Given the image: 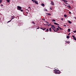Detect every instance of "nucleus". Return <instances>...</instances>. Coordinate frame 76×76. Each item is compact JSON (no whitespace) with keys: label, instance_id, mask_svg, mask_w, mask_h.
Returning <instances> with one entry per match:
<instances>
[{"label":"nucleus","instance_id":"1","mask_svg":"<svg viewBox=\"0 0 76 76\" xmlns=\"http://www.w3.org/2000/svg\"><path fill=\"white\" fill-rule=\"evenodd\" d=\"M54 71L55 73V74H60L61 72L58 69H55L54 70Z\"/></svg>","mask_w":76,"mask_h":76},{"label":"nucleus","instance_id":"2","mask_svg":"<svg viewBox=\"0 0 76 76\" xmlns=\"http://www.w3.org/2000/svg\"><path fill=\"white\" fill-rule=\"evenodd\" d=\"M49 25H50V26H51V28H52V29H53V31H55V29H54L56 28V27H55V26H54L52 25L51 23H50Z\"/></svg>","mask_w":76,"mask_h":76},{"label":"nucleus","instance_id":"3","mask_svg":"<svg viewBox=\"0 0 76 76\" xmlns=\"http://www.w3.org/2000/svg\"><path fill=\"white\" fill-rule=\"evenodd\" d=\"M22 9V7L18 6L17 7V10H20Z\"/></svg>","mask_w":76,"mask_h":76},{"label":"nucleus","instance_id":"4","mask_svg":"<svg viewBox=\"0 0 76 76\" xmlns=\"http://www.w3.org/2000/svg\"><path fill=\"white\" fill-rule=\"evenodd\" d=\"M63 1H64V3H65L66 4H68V3H67L68 2L67 1H66L65 0H63Z\"/></svg>","mask_w":76,"mask_h":76},{"label":"nucleus","instance_id":"5","mask_svg":"<svg viewBox=\"0 0 76 76\" xmlns=\"http://www.w3.org/2000/svg\"><path fill=\"white\" fill-rule=\"evenodd\" d=\"M40 29H42V30H43V31H45V30H46V28L44 27H41L40 28Z\"/></svg>","mask_w":76,"mask_h":76},{"label":"nucleus","instance_id":"6","mask_svg":"<svg viewBox=\"0 0 76 76\" xmlns=\"http://www.w3.org/2000/svg\"><path fill=\"white\" fill-rule=\"evenodd\" d=\"M34 2L35 4H38V1H35V0H34Z\"/></svg>","mask_w":76,"mask_h":76},{"label":"nucleus","instance_id":"7","mask_svg":"<svg viewBox=\"0 0 76 76\" xmlns=\"http://www.w3.org/2000/svg\"><path fill=\"white\" fill-rule=\"evenodd\" d=\"M53 23L55 24V25H60L56 22H54Z\"/></svg>","mask_w":76,"mask_h":76},{"label":"nucleus","instance_id":"8","mask_svg":"<svg viewBox=\"0 0 76 76\" xmlns=\"http://www.w3.org/2000/svg\"><path fill=\"white\" fill-rule=\"evenodd\" d=\"M51 4H52V5H53L54 6V3L53 2L51 1Z\"/></svg>","mask_w":76,"mask_h":76},{"label":"nucleus","instance_id":"9","mask_svg":"<svg viewBox=\"0 0 76 76\" xmlns=\"http://www.w3.org/2000/svg\"><path fill=\"white\" fill-rule=\"evenodd\" d=\"M72 37H73V39H75V40H76V37H75L74 36H72Z\"/></svg>","mask_w":76,"mask_h":76},{"label":"nucleus","instance_id":"10","mask_svg":"<svg viewBox=\"0 0 76 76\" xmlns=\"http://www.w3.org/2000/svg\"><path fill=\"white\" fill-rule=\"evenodd\" d=\"M49 31V30L48 29V28L46 29V30L45 31L47 32H48Z\"/></svg>","mask_w":76,"mask_h":76},{"label":"nucleus","instance_id":"11","mask_svg":"<svg viewBox=\"0 0 76 76\" xmlns=\"http://www.w3.org/2000/svg\"><path fill=\"white\" fill-rule=\"evenodd\" d=\"M41 6H43L44 7L45 6V5L44 4H41Z\"/></svg>","mask_w":76,"mask_h":76},{"label":"nucleus","instance_id":"12","mask_svg":"<svg viewBox=\"0 0 76 76\" xmlns=\"http://www.w3.org/2000/svg\"><path fill=\"white\" fill-rule=\"evenodd\" d=\"M46 15H49V16H50V15H51V14L49 13H46Z\"/></svg>","mask_w":76,"mask_h":76},{"label":"nucleus","instance_id":"13","mask_svg":"<svg viewBox=\"0 0 76 76\" xmlns=\"http://www.w3.org/2000/svg\"><path fill=\"white\" fill-rule=\"evenodd\" d=\"M65 42H66V43H70V42H69V41H66Z\"/></svg>","mask_w":76,"mask_h":76},{"label":"nucleus","instance_id":"14","mask_svg":"<svg viewBox=\"0 0 76 76\" xmlns=\"http://www.w3.org/2000/svg\"><path fill=\"white\" fill-rule=\"evenodd\" d=\"M52 21H53V22H56V20L54 19L52 20Z\"/></svg>","mask_w":76,"mask_h":76},{"label":"nucleus","instance_id":"15","mask_svg":"<svg viewBox=\"0 0 76 76\" xmlns=\"http://www.w3.org/2000/svg\"><path fill=\"white\" fill-rule=\"evenodd\" d=\"M49 31L50 32H51V28H49Z\"/></svg>","mask_w":76,"mask_h":76},{"label":"nucleus","instance_id":"16","mask_svg":"<svg viewBox=\"0 0 76 76\" xmlns=\"http://www.w3.org/2000/svg\"><path fill=\"white\" fill-rule=\"evenodd\" d=\"M66 38H70V37H69V36H67Z\"/></svg>","mask_w":76,"mask_h":76},{"label":"nucleus","instance_id":"17","mask_svg":"<svg viewBox=\"0 0 76 76\" xmlns=\"http://www.w3.org/2000/svg\"><path fill=\"white\" fill-rule=\"evenodd\" d=\"M68 23H72V22L70 21H68Z\"/></svg>","mask_w":76,"mask_h":76},{"label":"nucleus","instance_id":"18","mask_svg":"<svg viewBox=\"0 0 76 76\" xmlns=\"http://www.w3.org/2000/svg\"><path fill=\"white\" fill-rule=\"evenodd\" d=\"M68 32H70V28H68Z\"/></svg>","mask_w":76,"mask_h":76},{"label":"nucleus","instance_id":"19","mask_svg":"<svg viewBox=\"0 0 76 76\" xmlns=\"http://www.w3.org/2000/svg\"><path fill=\"white\" fill-rule=\"evenodd\" d=\"M7 3H9L10 1V0H7Z\"/></svg>","mask_w":76,"mask_h":76},{"label":"nucleus","instance_id":"20","mask_svg":"<svg viewBox=\"0 0 76 76\" xmlns=\"http://www.w3.org/2000/svg\"><path fill=\"white\" fill-rule=\"evenodd\" d=\"M68 7H69V8H70V6L69 5H68Z\"/></svg>","mask_w":76,"mask_h":76},{"label":"nucleus","instance_id":"21","mask_svg":"<svg viewBox=\"0 0 76 76\" xmlns=\"http://www.w3.org/2000/svg\"><path fill=\"white\" fill-rule=\"evenodd\" d=\"M64 17H67V15H64Z\"/></svg>","mask_w":76,"mask_h":76},{"label":"nucleus","instance_id":"22","mask_svg":"<svg viewBox=\"0 0 76 76\" xmlns=\"http://www.w3.org/2000/svg\"><path fill=\"white\" fill-rule=\"evenodd\" d=\"M56 29H57V30H56V31H58L59 30V28H56Z\"/></svg>","mask_w":76,"mask_h":76},{"label":"nucleus","instance_id":"23","mask_svg":"<svg viewBox=\"0 0 76 76\" xmlns=\"http://www.w3.org/2000/svg\"><path fill=\"white\" fill-rule=\"evenodd\" d=\"M59 29H60L61 30V31H62V30H63V29H62L61 28H59Z\"/></svg>","mask_w":76,"mask_h":76},{"label":"nucleus","instance_id":"24","mask_svg":"<svg viewBox=\"0 0 76 76\" xmlns=\"http://www.w3.org/2000/svg\"><path fill=\"white\" fill-rule=\"evenodd\" d=\"M2 2V0H0V3H1Z\"/></svg>","mask_w":76,"mask_h":76},{"label":"nucleus","instance_id":"25","mask_svg":"<svg viewBox=\"0 0 76 76\" xmlns=\"http://www.w3.org/2000/svg\"><path fill=\"white\" fill-rule=\"evenodd\" d=\"M32 23H33V24H35L34 21H32Z\"/></svg>","mask_w":76,"mask_h":76},{"label":"nucleus","instance_id":"26","mask_svg":"<svg viewBox=\"0 0 76 76\" xmlns=\"http://www.w3.org/2000/svg\"><path fill=\"white\" fill-rule=\"evenodd\" d=\"M61 20H64V19L63 18H61Z\"/></svg>","mask_w":76,"mask_h":76},{"label":"nucleus","instance_id":"27","mask_svg":"<svg viewBox=\"0 0 76 76\" xmlns=\"http://www.w3.org/2000/svg\"><path fill=\"white\" fill-rule=\"evenodd\" d=\"M45 11H46V12H47V10L46 9L44 10Z\"/></svg>","mask_w":76,"mask_h":76},{"label":"nucleus","instance_id":"28","mask_svg":"<svg viewBox=\"0 0 76 76\" xmlns=\"http://www.w3.org/2000/svg\"><path fill=\"white\" fill-rule=\"evenodd\" d=\"M11 20H10V21L8 22V23H9V22H11Z\"/></svg>","mask_w":76,"mask_h":76},{"label":"nucleus","instance_id":"29","mask_svg":"<svg viewBox=\"0 0 76 76\" xmlns=\"http://www.w3.org/2000/svg\"><path fill=\"white\" fill-rule=\"evenodd\" d=\"M47 25H48V26H50V24H49V25L48 24Z\"/></svg>","mask_w":76,"mask_h":76},{"label":"nucleus","instance_id":"30","mask_svg":"<svg viewBox=\"0 0 76 76\" xmlns=\"http://www.w3.org/2000/svg\"><path fill=\"white\" fill-rule=\"evenodd\" d=\"M73 32H76V30L74 31Z\"/></svg>","mask_w":76,"mask_h":76},{"label":"nucleus","instance_id":"31","mask_svg":"<svg viewBox=\"0 0 76 76\" xmlns=\"http://www.w3.org/2000/svg\"><path fill=\"white\" fill-rule=\"evenodd\" d=\"M50 10H52V8H51V7H50Z\"/></svg>","mask_w":76,"mask_h":76},{"label":"nucleus","instance_id":"32","mask_svg":"<svg viewBox=\"0 0 76 76\" xmlns=\"http://www.w3.org/2000/svg\"><path fill=\"white\" fill-rule=\"evenodd\" d=\"M20 11H21V12H23V10H21Z\"/></svg>","mask_w":76,"mask_h":76},{"label":"nucleus","instance_id":"33","mask_svg":"<svg viewBox=\"0 0 76 76\" xmlns=\"http://www.w3.org/2000/svg\"><path fill=\"white\" fill-rule=\"evenodd\" d=\"M69 14H71V12H69Z\"/></svg>","mask_w":76,"mask_h":76},{"label":"nucleus","instance_id":"34","mask_svg":"<svg viewBox=\"0 0 76 76\" xmlns=\"http://www.w3.org/2000/svg\"><path fill=\"white\" fill-rule=\"evenodd\" d=\"M57 30H55V31H55V32H57Z\"/></svg>","mask_w":76,"mask_h":76},{"label":"nucleus","instance_id":"35","mask_svg":"<svg viewBox=\"0 0 76 76\" xmlns=\"http://www.w3.org/2000/svg\"><path fill=\"white\" fill-rule=\"evenodd\" d=\"M48 24H44V25H45L46 26H47V25Z\"/></svg>","mask_w":76,"mask_h":76},{"label":"nucleus","instance_id":"36","mask_svg":"<svg viewBox=\"0 0 76 76\" xmlns=\"http://www.w3.org/2000/svg\"><path fill=\"white\" fill-rule=\"evenodd\" d=\"M32 1H33V2H34V0H31Z\"/></svg>","mask_w":76,"mask_h":76},{"label":"nucleus","instance_id":"37","mask_svg":"<svg viewBox=\"0 0 76 76\" xmlns=\"http://www.w3.org/2000/svg\"><path fill=\"white\" fill-rule=\"evenodd\" d=\"M37 29H39V27H38V28H37Z\"/></svg>","mask_w":76,"mask_h":76},{"label":"nucleus","instance_id":"38","mask_svg":"<svg viewBox=\"0 0 76 76\" xmlns=\"http://www.w3.org/2000/svg\"><path fill=\"white\" fill-rule=\"evenodd\" d=\"M70 33H69L68 34V35H70Z\"/></svg>","mask_w":76,"mask_h":76},{"label":"nucleus","instance_id":"39","mask_svg":"<svg viewBox=\"0 0 76 76\" xmlns=\"http://www.w3.org/2000/svg\"><path fill=\"white\" fill-rule=\"evenodd\" d=\"M58 28H60V26H58Z\"/></svg>","mask_w":76,"mask_h":76},{"label":"nucleus","instance_id":"40","mask_svg":"<svg viewBox=\"0 0 76 76\" xmlns=\"http://www.w3.org/2000/svg\"><path fill=\"white\" fill-rule=\"evenodd\" d=\"M15 18V17H13L12 18V19H14Z\"/></svg>","mask_w":76,"mask_h":76},{"label":"nucleus","instance_id":"41","mask_svg":"<svg viewBox=\"0 0 76 76\" xmlns=\"http://www.w3.org/2000/svg\"><path fill=\"white\" fill-rule=\"evenodd\" d=\"M64 26H66V25H64Z\"/></svg>","mask_w":76,"mask_h":76},{"label":"nucleus","instance_id":"42","mask_svg":"<svg viewBox=\"0 0 76 76\" xmlns=\"http://www.w3.org/2000/svg\"><path fill=\"white\" fill-rule=\"evenodd\" d=\"M1 6H3V4H1Z\"/></svg>","mask_w":76,"mask_h":76},{"label":"nucleus","instance_id":"43","mask_svg":"<svg viewBox=\"0 0 76 76\" xmlns=\"http://www.w3.org/2000/svg\"><path fill=\"white\" fill-rule=\"evenodd\" d=\"M13 17H15V16H12L11 18H13Z\"/></svg>","mask_w":76,"mask_h":76},{"label":"nucleus","instance_id":"44","mask_svg":"<svg viewBox=\"0 0 76 76\" xmlns=\"http://www.w3.org/2000/svg\"><path fill=\"white\" fill-rule=\"evenodd\" d=\"M12 19H12V18L10 20L11 21Z\"/></svg>","mask_w":76,"mask_h":76},{"label":"nucleus","instance_id":"45","mask_svg":"<svg viewBox=\"0 0 76 76\" xmlns=\"http://www.w3.org/2000/svg\"><path fill=\"white\" fill-rule=\"evenodd\" d=\"M28 8H29V9H31V7H28Z\"/></svg>","mask_w":76,"mask_h":76},{"label":"nucleus","instance_id":"46","mask_svg":"<svg viewBox=\"0 0 76 76\" xmlns=\"http://www.w3.org/2000/svg\"><path fill=\"white\" fill-rule=\"evenodd\" d=\"M46 23H48V22H47V21H46Z\"/></svg>","mask_w":76,"mask_h":76},{"label":"nucleus","instance_id":"47","mask_svg":"<svg viewBox=\"0 0 76 76\" xmlns=\"http://www.w3.org/2000/svg\"><path fill=\"white\" fill-rule=\"evenodd\" d=\"M48 24H49V23H48Z\"/></svg>","mask_w":76,"mask_h":76},{"label":"nucleus","instance_id":"48","mask_svg":"<svg viewBox=\"0 0 76 76\" xmlns=\"http://www.w3.org/2000/svg\"><path fill=\"white\" fill-rule=\"evenodd\" d=\"M55 30H56H56H57V28L56 29H55Z\"/></svg>","mask_w":76,"mask_h":76},{"label":"nucleus","instance_id":"49","mask_svg":"<svg viewBox=\"0 0 76 76\" xmlns=\"http://www.w3.org/2000/svg\"><path fill=\"white\" fill-rule=\"evenodd\" d=\"M27 14H28V12H27Z\"/></svg>","mask_w":76,"mask_h":76},{"label":"nucleus","instance_id":"50","mask_svg":"<svg viewBox=\"0 0 76 76\" xmlns=\"http://www.w3.org/2000/svg\"><path fill=\"white\" fill-rule=\"evenodd\" d=\"M45 20V19H43V20Z\"/></svg>","mask_w":76,"mask_h":76},{"label":"nucleus","instance_id":"51","mask_svg":"<svg viewBox=\"0 0 76 76\" xmlns=\"http://www.w3.org/2000/svg\"><path fill=\"white\" fill-rule=\"evenodd\" d=\"M75 19H76V17H75Z\"/></svg>","mask_w":76,"mask_h":76},{"label":"nucleus","instance_id":"52","mask_svg":"<svg viewBox=\"0 0 76 76\" xmlns=\"http://www.w3.org/2000/svg\"><path fill=\"white\" fill-rule=\"evenodd\" d=\"M45 22H46V21H45Z\"/></svg>","mask_w":76,"mask_h":76},{"label":"nucleus","instance_id":"53","mask_svg":"<svg viewBox=\"0 0 76 76\" xmlns=\"http://www.w3.org/2000/svg\"><path fill=\"white\" fill-rule=\"evenodd\" d=\"M27 10H28L27 9Z\"/></svg>","mask_w":76,"mask_h":76},{"label":"nucleus","instance_id":"54","mask_svg":"<svg viewBox=\"0 0 76 76\" xmlns=\"http://www.w3.org/2000/svg\"><path fill=\"white\" fill-rule=\"evenodd\" d=\"M62 1H63V0H61Z\"/></svg>","mask_w":76,"mask_h":76},{"label":"nucleus","instance_id":"55","mask_svg":"<svg viewBox=\"0 0 76 76\" xmlns=\"http://www.w3.org/2000/svg\"><path fill=\"white\" fill-rule=\"evenodd\" d=\"M28 11H29V10H28Z\"/></svg>","mask_w":76,"mask_h":76}]
</instances>
